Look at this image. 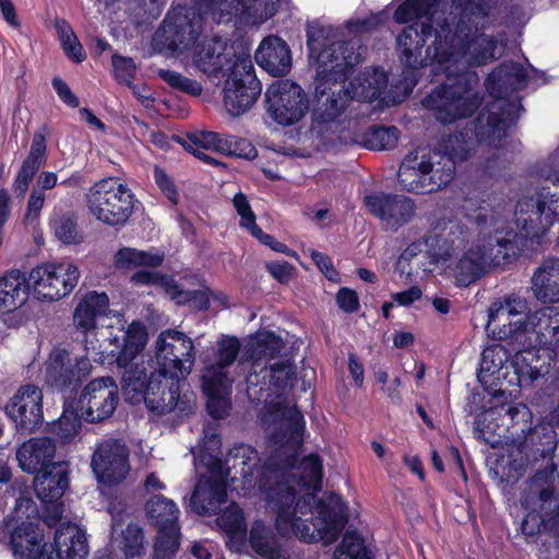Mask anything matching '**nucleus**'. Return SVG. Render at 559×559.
Masks as SVG:
<instances>
[{
  "instance_id": "f257e3e1",
  "label": "nucleus",
  "mask_w": 559,
  "mask_h": 559,
  "mask_svg": "<svg viewBox=\"0 0 559 559\" xmlns=\"http://www.w3.org/2000/svg\"><path fill=\"white\" fill-rule=\"evenodd\" d=\"M282 345L281 338L269 331L257 333L247 344L253 369L246 379L248 396L270 407L275 425L270 440L275 454L263 465H259V457L253 467L258 492L265 508L275 514L278 534L330 545L345 526L346 508L337 495L316 498L322 480V462L318 455L305 457L298 467L293 464L305 429L302 414L295 406L283 405L282 395L292 386L293 369L288 362L270 368L261 364L278 353Z\"/></svg>"
},
{
  "instance_id": "f03ea898",
  "label": "nucleus",
  "mask_w": 559,
  "mask_h": 559,
  "mask_svg": "<svg viewBox=\"0 0 559 559\" xmlns=\"http://www.w3.org/2000/svg\"><path fill=\"white\" fill-rule=\"evenodd\" d=\"M496 0H451L449 17L437 0H405L394 20L412 23L397 36L401 62L411 70L429 66L445 80L423 100L441 123L472 116L481 98L475 90L477 74L469 68L496 59L497 41L484 29L492 22Z\"/></svg>"
},
{
  "instance_id": "7ed1b4c3",
  "label": "nucleus",
  "mask_w": 559,
  "mask_h": 559,
  "mask_svg": "<svg viewBox=\"0 0 559 559\" xmlns=\"http://www.w3.org/2000/svg\"><path fill=\"white\" fill-rule=\"evenodd\" d=\"M307 35L309 58L317 71L318 98L310 132L326 147L357 142L347 129L346 103L349 98L359 102L378 98L386 86V75L378 69H366L345 86L344 79L360 61L355 44L340 39L331 25L317 22L309 24Z\"/></svg>"
},
{
  "instance_id": "20e7f679",
  "label": "nucleus",
  "mask_w": 559,
  "mask_h": 559,
  "mask_svg": "<svg viewBox=\"0 0 559 559\" xmlns=\"http://www.w3.org/2000/svg\"><path fill=\"white\" fill-rule=\"evenodd\" d=\"M105 342L114 345L110 356L122 370V391L133 403L144 402L148 409L169 413L178 406L180 382L192 371L195 353L192 340L177 330L160 332L154 344V358L139 362L148 341L146 326L133 321L126 331L112 326L103 331Z\"/></svg>"
},
{
  "instance_id": "39448f33",
  "label": "nucleus",
  "mask_w": 559,
  "mask_h": 559,
  "mask_svg": "<svg viewBox=\"0 0 559 559\" xmlns=\"http://www.w3.org/2000/svg\"><path fill=\"white\" fill-rule=\"evenodd\" d=\"M526 310L525 300L509 296L490 306L486 324L489 336L513 346L512 367L519 382L545 376L549 372L551 354L559 356V310L533 314H526Z\"/></svg>"
},
{
  "instance_id": "423d86ee",
  "label": "nucleus",
  "mask_w": 559,
  "mask_h": 559,
  "mask_svg": "<svg viewBox=\"0 0 559 559\" xmlns=\"http://www.w3.org/2000/svg\"><path fill=\"white\" fill-rule=\"evenodd\" d=\"M216 423H209L203 430V439L192 449L194 461L205 466L211 476H201L190 498L191 508L199 514L215 513L226 500V487L229 481L241 477L245 495L251 488H258L253 467L259 461L257 451L247 444L230 450L225 461L221 457V439Z\"/></svg>"
},
{
  "instance_id": "0eeeda50",
  "label": "nucleus",
  "mask_w": 559,
  "mask_h": 559,
  "mask_svg": "<svg viewBox=\"0 0 559 559\" xmlns=\"http://www.w3.org/2000/svg\"><path fill=\"white\" fill-rule=\"evenodd\" d=\"M202 16L193 8L176 7L155 32L153 47L162 53L183 59L191 56L192 64L207 76L231 71L236 60L233 46L223 38L198 41Z\"/></svg>"
},
{
  "instance_id": "6e6552de",
  "label": "nucleus",
  "mask_w": 559,
  "mask_h": 559,
  "mask_svg": "<svg viewBox=\"0 0 559 559\" xmlns=\"http://www.w3.org/2000/svg\"><path fill=\"white\" fill-rule=\"evenodd\" d=\"M22 509L26 518L35 511L32 499L21 498L16 502L14 515L0 527V542H9L17 559H53L43 554L44 535L32 522L21 521ZM57 559H86L88 543L85 531L73 523H62L55 533Z\"/></svg>"
},
{
  "instance_id": "1a4fd4ad",
  "label": "nucleus",
  "mask_w": 559,
  "mask_h": 559,
  "mask_svg": "<svg viewBox=\"0 0 559 559\" xmlns=\"http://www.w3.org/2000/svg\"><path fill=\"white\" fill-rule=\"evenodd\" d=\"M527 78V69L515 62H504L488 75L486 88L493 102L477 118L474 135L479 145H504L508 130L518 119L521 109L518 97L509 96L523 88Z\"/></svg>"
},
{
  "instance_id": "9d476101",
  "label": "nucleus",
  "mask_w": 559,
  "mask_h": 559,
  "mask_svg": "<svg viewBox=\"0 0 559 559\" xmlns=\"http://www.w3.org/2000/svg\"><path fill=\"white\" fill-rule=\"evenodd\" d=\"M516 231L511 229L503 231L501 227L495 222V235L478 236L475 241L471 243L468 249L459 260L454 275L461 285H467L478 278L491 264H500L514 258L523 247L524 239L536 240L539 242L542 237H531L515 223V215L513 216Z\"/></svg>"
},
{
  "instance_id": "9b49d317",
  "label": "nucleus",
  "mask_w": 559,
  "mask_h": 559,
  "mask_svg": "<svg viewBox=\"0 0 559 559\" xmlns=\"http://www.w3.org/2000/svg\"><path fill=\"white\" fill-rule=\"evenodd\" d=\"M465 151L444 145V152L418 147L403 159L399 170L401 188L411 193H431L447 186L454 176V158L465 157Z\"/></svg>"
},
{
  "instance_id": "f8f14e48",
  "label": "nucleus",
  "mask_w": 559,
  "mask_h": 559,
  "mask_svg": "<svg viewBox=\"0 0 559 559\" xmlns=\"http://www.w3.org/2000/svg\"><path fill=\"white\" fill-rule=\"evenodd\" d=\"M538 176L558 187L559 148L538 168ZM559 221V191L545 188L521 197L515 205V223L527 236L543 237Z\"/></svg>"
},
{
  "instance_id": "ddd939ff",
  "label": "nucleus",
  "mask_w": 559,
  "mask_h": 559,
  "mask_svg": "<svg viewBox=\"0 0 559 559\" xmlns=\"http://www.w3.org/2000/svg\"><path fill=\"white\" fill-rule=\"evenodd\" d=\"M110 313L109 298L105 293L88 292L86 293L75 307L73 313V323L78 330L85 335L96 331L102 340L98 345H95L93 341L85 340V349L88 354H94V360H98L100 364H115L114 358L110 356L114 345L105 342V337L102 334L104 330L111 328L115 333H118V329L126 331L120 317H117V326L108 324L105 326H97L99 319L107 317Z\"/></svg>"
},
{
  "instance_id": "4468645a",
  "label": "nucleus",
  "mask_w": 559,
  "mask_h": 559,
  "mask_svg": "<svg viewBox=\"0 0 559 559\" xmlns=\"http://www.w3.org/2000/svg\"><path fill=\"white\" fill-rule=\"evenodd\" d=\"M90 213L109 226L127 223L134 207V194L117 178H105L95 182L86 193Z\"/></svg>"
},
{
  "instance_id": "2eb2a0df",
  "label": "nucleus",
  "mask_w": 559,
  "mask_h": 559,
  "mask_svg": "<svg viewBox=\"0 0 559 559\" xmlns=\"http://www.w3.org/2000/svg\"><path fill=\"white\" fill-rule=\"evenodd\" d=\"M262 92L249 56H237L223 87V104L233 117L249 111Z\"/></svg>"
},
{
  "instance_id": "dca6fc26",
  "label": "nucleus",
  "mask_w": 559,
  "mask_h": 559,
  "mask_svg": "<svg viewBox=\"0 0 559 559\" xmlns=\"http://www.w3.org/2000/svg\"><path fill=\"white\" fill-rule=\"evenodd\" d=\"M200 10L215 23L235 22L261 25L278 9L280 0H195Z\"/></svg>"
},
{
  "instance_id": "f3484780",
  "label": "nucleus",
  "mask_w": 559,
  "mask_h": 559,
  "mask_svg": "<svg viewBox=\"0 0 559 559\" xmlns=\"http://www.w3.org/2000/svg\"><path fill=\"white\" fill-rule=\"evenodd\" d=\"M79 269L69 261L44 263L28 274L26 290H32L38 299L55 301L69 295L78 285Z\"/></svg>"
},
{
  "instance_id": "a211bd4d",
  "label": "nucleus",
  "mask_w": 559,
  "mask_h": 559,
  "mask_svg": "<svg viewBox=\"0 0 559 559\" xmlns=\"http://www.w3.org/2000/svg\"><path fill=\"white\" fill-rule=\"evenodd\" d=\"M464 240V231L456 222H438L423 240L407 246L400 257L399 264L402 261H411L423 251L433 263L444 262L463 245Z\"/></svg>"
},
{
  "instance_id": "6ab92c4d",
  "label": "nucleus",
  "mask_w": 559,
  "mask_h": 559,
  "mask_svg": "<svg viewBox=\"0 0 559 559\" xmlns=\"http://www.w3.org/2000/svg\"><path fill=\"white\" fill-rule=\"evenodd\" d=\"M265 98L267 112L282 126L299 122L309 109L307 94L300 85L289 80L271 84L265 92Z\"/></svg>"
},
{
  "instance_id": "aec40b11",
  "label": "nucleus",
  "mask_w": 559,
  "mask_h": 559,
  "mask_svg": "<svg viewBox=\"0 0 559 559\" xmlns=\"http://www.w3.org/2000/svg\"><path fill=\"white\" fill-rule=\"evenodd\" d=\"M129 449L115 439L100 442L92 456L91 466L98 483L111 486L122 483L129 472Z\"/></svg>"
},
{
  "instance_id": "412c9836",
  "label": "nucleus",
  "mask_w": 559,
  "mask_h": 559,
  "mask_svg": "<svg viewBox=\"0 0 559 559\" xmlns=\"http://www.w3.org/2000/svg\"><path fill=\"white\" fill-rule=\"evenodd\" d=\"M118 399V386L115 381L109 377H103L85 385L78 406L87 421L96 423L114 414Z\"/></svg>"
},
{
  "instance_id": "4be33fe9",
  "label": "nucleus",
  "mask_w": 559,
  "mask_h": 559,
  "mask_svg": "<svg viewBox=\"0 0 559 559\" xmlns=\"http://www.w3.org/2000/svg\"><path fill=\"white\" fill-rule=\"evenodd\" d=\"M364 201L369 212L380 219L386 230L396 231L415 216V203L407 197L371 193Z\"/></svg>"
},
{
  "instance_id": "5701e85b",
  "label": "nucleus",
  "mask_w": 559,
  "mask_h": 559,
  "mask_svg": "<svg viewBox=\"0 0 559 559\" xmlns=\"http://www.w3.org/2000/svg\"><path fill=\"white\" fill-rule=\"evenodd\" d=\"M5 409L17 430L32 432L44 420L43 393L34 384L23 385L10 400Z\"/></svg>"
},
{
  "instance_id": "b1692460",
  "label": "nucleus",
  "mask_w": 559,
  "mask_h": 559,
  "mask_svg": "<svg viewBox=\"0 0 559 559\" xmlns=\"http://www.w3.org/2000/svg\"><path fill=\"white\" fill-rule=\"evenodd\" d=\"M131 280L138 284H152L159 287L178 305L190 304L199 310L207 309L211 306L210 288L206 286H202L198 290H185L171 277L147 271L135 273Z\"/></svg>"
},
{
  "instance_id": "393cba45",
  "label": "nucleus",
  "mask_w": 559,
  "mask_h": 559,
  "mask_svg": "<svg viewBox=\"0 0 559 559\" xmlns=\"http://www.w3.org/2000/svg\"><path fill=\"white\" fill-rule=\"evenodd\" d=\"M240 349L237 337L223 336L216 343L215 361L205 366L201 380L207 390H212L214 383L231 385L235 379L228 368L235 362Z\"/></svg>"
},
{
  "instance_id": "a878e982",
  "label": "nucleus",
  "mask_w": 559,
  "mask_h": 559,
  "mask_svg": "<svg viewBox=\"0 0 559 559\" xmlns=\"http://www.w3.org/2000/svg\"><path fill=\"white\" fill-rule=\"evenodd\" d=\"M189 139L200 148L213 150L250 160L258 155L255 147L250 142L225 133L200 131L192 133Z\"/></svg>"
},
{
  "instance_id": "bb28decb",
  "label": "nucleus",
  "mask_w": 559,
  "mask_h": 559,
  "mask_svg": "<svg viewBox=\"0 0 559 559\" xmlns=\"http://www.w3.org/2000/svg\"><path fill=\"white\" fill-rule=\"evenodd\" d=\"M257 63L274 76L285 75L292 68V53L284 39L276 35L265 37L255 50Z\"/></svg>"
},
{
  "instance_id": "cd10ccee",
  "label": "nucleus",
  "mask_w": 559,
  "mask_h": 559,
  "mask_svg": "<svg viewBox=\"0 0 559 559\" xmlns=\"http://www.w3.org/2000/svg\"><path fill=\"white\" fill-rule=\"evenodd\" d=\"M56 444L47 437L29 438L16 451L20 467L27 473L49 468L55 462Z\"/></svg>"
},
{
  "instance_id": "c85d7f7f",
  "label": "nucleus",
  "mask_w": 559,
  "mask_h": 559,
  "mask_svg": "<svg viewBox=\"0 0 559 559\" xmlns=\"http://www.w3.org/2000/svg\"><path fill=\"white\" fill-rule=\"evenodd\" d=\"M248 543L260 559H290L289 551L280 542L273 528L255 520L249 531Z\"/></svg>"
},
{
  "instance_id": "c756f323",
  "label": "nucleus",
  "mask_w": 559,
  "mask_h": 559,
  "mask_svg": "<svg viewBox=\"0 0 559 559\" xmlns=\"http://www.w3.org/2000/svg\"><path fill=\"white\" fill-rule=\"evenodd\" d=\"M532 292L539 301L559 302V258H547L532 276Z\"/></svg>"
},
{
  "instance_id": "7c9ffc66",
  "label": "nucleus",
  "mask_w": 559,
  "mask_h": 559,
  "mask_svg": "<svg viewBox=\"0 0 559 559\" xmlns=\"http://www.w3.org/2000/svg\"><path fill=\"white\" fill-rule=\"evenodd\" d=\"M34 487L43 502L58 501L68 487V465L60 461L47 469L37 472Z\"/></svg>"
},
{
  "instance_id": "2f4dec72",
  "label": "nucleus",
  "mask_w": 559,
  "mask_h": 559,
  "mask_svg": "<svg viewBox=\"0 0 559 559\" xmlns=\"http://www.w3.org/2000/svg\"><path fill=\"white\" fill-rule=\"evenodd\" d=\"M218 526L227 535V545L234 551H241L247 542V522L238 504H229L217 518Z\"/></svg>"
},
{
  "instance_id": "473e14b6",
  "label": "nucleus",
  "mask_w": 559,
  "mask_h": 559,
  "mask_svg": "<svg viewBox=\"0 0 559 559\" xmlns=\"http://www.w3.org/2000/svg\"><path fill=\"white\" fill-rule=\"evenodd\" d=\"M119 523L112 521V545L126 559L141 557L145 554L146 543L142 528L138 524L130 523L124 530L117 534Z\"/></svg>"
},
{
  "instance_id": "72a5a7b5",
  "label": "nucleus",
  "mask_w": 559,
  "mask_h": 559,
  "mask_svg": "<svg viewBox=\"0 0 559 559\" xmlns=\"http://www.w3.org/2000/svg\"><path fill=\"white\" fill-rule=\"evenodd\" d=\"M45 379L53 386L63 388L73 383V362L68 352L55 349L45 364Z\"/></svg>"
},
{
  "instance_id": "f704fd0d",
  "label": "nucleus",
  "mask_w": 559,
  "mask_h": 559,
  "mask_svg": "<svg viewBox=\"0 0 559 559\" xmlns=\"http://www.w3.org/2000/svg\"><path fill=\"white\" fill-rule=\"evenodd\" d=\"M25 277L11 272L0 277V312H10L22 306L27 299Z\"/></svg>"
},
{
  "instance_id": "c9c22d12",
  "label": "nucleus",
  "mask_w": 559,
  "mask_h": 559,
  "mask_svg": "<svg viewBox=\"0 0 559 559\" xmlns=\"http://www.w3.org/2000/svg\"><path fill=\"white\" fill-rule=\"evenodd\" d=\"M165 253L156 248L139 250L135 248H122L114 257V264L117 269L131 270L139 266L156 267L163 263Z\"/></svg>"
},
{
  "instance_id": "e433bc0d",
  "label": "nucleus",
  "mask_w": 559,
  "mask_h": 559,
  "mask_svg": "<svg viewBox=\"0 0 559 559\" xmlns=\"http://www.w3.org/2000/svg\"><path fill=\"white\" fill-rule=\"evenodd\" d=\"M146 514L158 530L177 527L179 509L176 503L162 495H154L145 506Z\"/></svg>"
},
{
  "instance_id": "4c0bfd02",
  "label": "nucleus",
  "mask_w": 559,
  "mask_h": 559,
  "mask_svg": "<svg viewBox=\"0 0 559 559\" xmlns=\"http://www.w3.org/2000/svg\"><path fill=\"white\" fill-rule=\"evenodd\" d=\"M509 359V354L502 345L486 347L481 354L478 380L487 383L491 377L498 373Z\"/></svg>"
},
{
  "instance_id": "58836bf2",
  "label": "nucleus",
  "mask_w": 559,
  "mask_h": 559,
  "mask_svg": "<svg viewBox=\"0 0 559 559\" xmlns=\"http://www.w3.org/2000/svg\"><path fill=\"white\" fill-rule=\"evenodd\" d=\"M400 132L396 127H371L361 136V144L374 151L393 148L399 141Z\"/></svg>"
},
{
  "instance_id": "ea45409f",
  "label": "nucleus",
  "mask_w": 559,
  "mask_h": 559,
  "mask_svg": "<svg viewBox=\"0 0 559 559\" xmlns=\"http://www.w3.org/2000/svg\"><path fill=\"white\" fill-rule=\"evenodd\" d=\"M81 428L80 416L66 409L59 419L51 425L50 431L60 443L68 444L80 438Z\"/></svg>"
},
{
  "instance_id": "a19ab883",
  "label": "nucleus",
  "mask_w": 559,
  "mask_h": 559,
  "mask_svg": "<svg viewBox=\"0 0 559 559\" xmlns=\"http://www.w3.org/2000/svg\"><path fill=\"white\" fill-rule=\"evenodd\" d=\"M231 385H219L214 383L212 390H207L202 380V389L207 396L206 408L214 419L223 418L230 407L229 392Z\"/></svg>"
},
{
  "instance_id": "79ce46f5",
  "label": "nucleus",
  "mask_w": 559,
  "mask_h": 559,
  "mask_svg": "<svg viewBox=\"0 0 559 559\" xmlns=\"http://www.w3.org/2000/svg\"><path fill=\"white\" fill-rule=\"evenodd\" d=\"M56 29L66 55L74 62H82L86 55L69 23L64 20L56 21Z\"/></svg>"
},
{
  "instance_id": "37998d69",
  "label": "nucleus",
  "mask_w": 559,
  "mask_h": 559,
  "mask_svg": "<svg viewBox=\"0 0 559 559\" xmlns=\"http://www.w3.org/2000/svg\"><path fill=\"white\" fill-rule=\"evenodd\" d=\"M179 548V527L158 530L154 544V559H171Z\"/></svg>"
},
{
  "instance_id": "c03bdc74",
  "label": "nucleus",
  "mask_w": 559,
  "mask_h": 559,
  "mask_svg": "<svg viewBox=\"0 0 559 559\" xmlns=\"http://www.w3.org/2000/svg\"><path fill=\"white\" fill-rule=\"evenodd\" d=\"M333 559H369L364 542L356 533H346Z\"/></svg>"
},
{
  "instance_id": "a18cd8bd",
  "label": "nucleus",
  "mask_w": 559,
  "mask_h": 559,
  "mask_svg": "<svg viewBox=\"0 0 559 559\" xmlns=\"http://www.w3.org/2000/svg\"><path fill=\"white\" fill-rule=\"evenodd\" d=\"M158 76L165 81L170 87L180 92L190 94L192 96H199L202 93V85L195 80H191L181 73L173 70H158Z\"/></svg>"
},
{
  "instance_id": "49530a36",
  "label": "nucleus",
  "mask_w": 559,
  "mask_h": 559,
  "mask_svg": "<svg viewBox=\"0 0 559 559\" xmlns=\"http://www.w3.org/2000/svg\"><path fill=\"white\" fill-rule=\"evenodd\" d=\"M51 228L55 236L64 243H75L81 237L76 224L70 215H61L51 219Z\"/></svg>"
},
{
  "instance_id": "de8ad7c7",
  "label": "nucleus",
  "mask_w": 559,
  "mask_h": 559,
  "mask_svg": "<svg viewBox=\"0 0 559 559\" xmlns=\"http://www.w3.org/2000/svg\"><path fill=\"white\" fill-rule=\"evenodd\" d=\"M233 203L237 214L240 216V226L252 234L259 226L255 224V215L246 195L237 193L233 199Z\"/></svg>"
},
{
  "instance_id": "09e8293b",
  "label": "nucleus",
  "mask_w": 559,
  "mask_h": 559,
  "mask_svg": "<svg viewBox=\"0 0 559 559\" xmlns=\"http://www.w3.org/2000/svg\"><path fill=\"white\" fill-rule=\"evenodd\" d=\"M112 67L116 79L131 85L136 70L133 59L115 53L112 56Z\"/></svg>"
},
{
  "instance_id": "8fccbe9b",
  "label": "nucleus",
  "mask_w": 559,
  "mask_h": 559,
  "mask_svg": "<svg viewBox=\"0 0 559 559\" xmlns=\"http://www.w3.org/2000/svg\"><path fill=\"white\" fill-rule=\"evenodd\" d=\"M154 179L164 195L176 205L178 203V192L173 180L158 167L154 169Z\"/></svg>"
},
{
  "instance_id": "3c124183",
  "label": "nucleus",
  "mask_w": 559,
  "mask_h": 559,
  "mask_svg": "<svg viewBox=\"0 0 559 559\" xmlns=\"http://www.w3.org/2000/svg\"><path fill=\"white\" fill-rule=\"evenodd\" d=\"M336 304L341 310L353 313L359 309V298L355 290L343 287L336 294Z\"/></svg>"
},
{
  "instance_id": "603ef678",
  "label": "nucleus",
  "mask_w": 559,
  "mask_h": 559,
  "mask_svg": "<svg viewBox=\"0 0 559 559\" xmlns=\"http://www.w3.org/2000/svg\"><path fill=\"white\" fill-rule=\"evenodd\" d=\"M309 254L329 281L337 282L340 280L338 272L333 267L332 261L328 255L316 250H309Z\"/></svg>"
},
{
  "instance_id": "864d4df0",
  "label": "nucleus",
  "mask_w": 559,
  "mask_h": 559,
  "mask_svg": "<svg viewBox=\"0 0 559 559\" xmlns=\"http://www.w3.org/2000/svg\"><path fill=\"white\" fill-rule=\"evenodd\" d=\"M251 235L254 238H257L261 243L270 247L272 250L276 252H281L293 258L297 257V253L295 251L290 250L285 243L277 241L273 236L263 233L260 227L254 229V231Z\"/></svg>"
},
{
  "instance_id": "5fc2aeb1",
  "label": "nucleus",
  "mask_w": 559,
  "mask_h": 559,
  "mask_svg": "<svg viewBox=\"0 0 559 559\" xmlns=\"http://www.w3.org/2000/svg\"><path fill=\"white\" fill-rule=\"evenodd\" d=\"M45 203V193L38 188H33L28 203H27V211L25 214L26 221H35L39 216V213L44 206Z\"/></svg>"
},
{
  "instance_id": "6e6d98bb",
  "label": "nucleus",
  "mask_w": 559,
  "mask_h": 559,
  "mask_svg": "<svg viewBox=\"0 0 559 559\" xmlns=\"http://www.w3.org/2000/svg\"><path fill=\"white\" fill-rule=\"evenodd\" d=\"M52 86L59 98L69 107L76 108L80 105L79 98L73 94L70 86L60 78L52 80Z\"/></svg>"
},
{
  "instance_id": "4d7b16f0",
  "label": "nucleus",
  "mask_w": 559,
  "mask_h": 559,
  "mask_svg": "<svg viewBox=\"0 0 559 559\" xmlns=\"http://www.w3.org/2000/svg\"><path fill=\"white\" fill-rule=\"evenodd\" d=\"M266 269L270 274L281 283H287L293 275L294 267L287 262H269Z\"/></svg>"
},
{
  "instance_id": "13d9d810",
  "label": "nucleus",
  "mask_w": 559,
  "mask_h": 559,
  "mask_svg": "<svg viewBox=\"0 0 559 559\" xmlns=\"http://www.w3.org/2000/svg\"><path fill=\"white\" fill-rule=\"evenodd\" d=\"M421 290L417 286H413L404 292L392 294V299L399 306H409L414 301L421 298Z\"/></svg>"
},
{
  "instance_id": "bf43d9fd",
  "label": "nucleus",
  "mask_w": 559,
  "mask_h": 559,
  "mask_svg": "<svg viewBox=\"0 0 559 559\" xmlns=\"http://www.w3.org/2000/svg\"><path fill=\"white\" fill-rule=\"evenodd\" d=\"M381 22V15L371 16L366 20H353L347 23L350 33H359L370 29Z\"/></svg>"
},
{
  "instance_id": "052dcab7",
  "label": "nucleus",
  "mask_w": 559,
  "mask_h": 559,
  "mask_svg": "<svg viewBox=\"0 0 559 559\" xmlns=\"http://www.w3.org/2000/svg\"><path fill=\"white\" fill-rule=\"evenodd\" d=\"M34 175L35 174L32 173V170H27L21 167L14 182V190L16 193H19V195H23L26 192Z\"/></svg>"
},
{
  "instance_id": "680f3d73",
  "label": "nucleus",
  "mask_w": 559,
  "mask_h": 559,
  "mask_svg": "<svg viewBox=\"0 0 559 559\" xmlns=\"http://www.w3.org/2000/svg\"><path fill=\"white\" fill-rule=\"evenodd\" d=\"M73 369H74L73 382H76L81 378L90 374V372L92 370L91 359L88 357H81L79 359H75V362L73 364Z\"/></svg>"
},
{
  "instance_id": "e2e57ef3",
  "label": "nucleus",
  "mask_w": 559,
  "mask_h": 559,
  "mask_svg": "<svg viewBox=\"0 0 559 559\" xmlns=\"http://www.w3.org/2000/svg\"><path fill=\"white\" fill-rule=\"evenodd\" d=\"M348 369L356 385L361 386L364 383V367L354 355L348 358Z\"/></svg>"
},
{
  "instance_id": "0e129e2a",
  "label": "nucleus",
  "mask_w": 559,
  "mask_h": 559,
  "mask_svg": "<svg viewBox=\"0 0 559 559\" xmlns=\"http://www.w3.org/2000/svg\"><path fill=\"white\" fill-rule=\"evenodd\" d=\"M133 95L141 102L146 108H151L154 103V98L145 85H130Z\"/></svg>"
},
{
  "instance_id": "69168bd1",
  "label": "nucleus",
  "mask_w": 559,
  "mask_h": 559,
  "mask_svg": "<svg viewBox=\"0 0 559 559\" xmlns=\"http://www.w3.org/2000/svg\"><path fill=\"white\" fill-rule=\"evenodd\" d=\"M511 420H522L527 421L531 418V412L528 407L522 403H519L514 406H510L507 411Z\"/></svg>"
},
{
  "instance_id": "338daca9",
  "label": "nucleus",
  "mask_w": 559,
  "mask_h": 559,
  "mask_svg": "<svg viewBox=\"0 0 559 559\" xmlns=\"http://www.w3.org/2000/svg\"><path fill=\"white\" fill-rule=\"evenodd\" d=\"M37 187L41 191L49 190L56 187L58 182V177L55 173L45 171L41 173L37 178Z\"/></svg>"
},
{
  "instance_id": "774afa93",
  "label": "nucleus",
  "mask_w": 559,
  "mask_h": 559,
  "mask_svg": "<svg viewBox=\"0 0 559 559\" xmlns=\"http://www.w3.org/2000/svg\"><path fill=\"white\" fill-rule=\"evenodd\" d=\"M0 8H1V12H2L3 19L11 26L17 27L20 24H19L17 17H16V13H15V9H14L13 3L10 0H4L0 4Z\"/></svg>"
}]
</instances>
